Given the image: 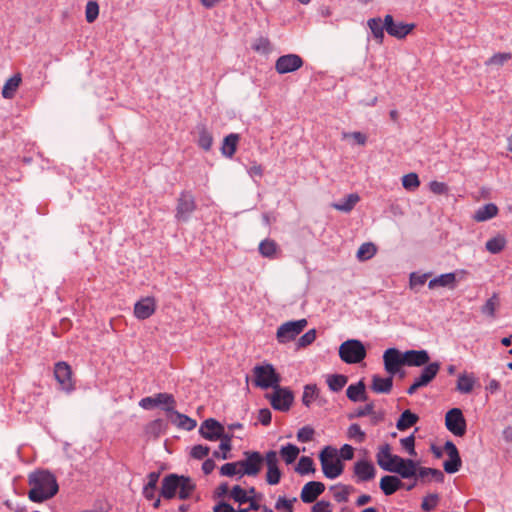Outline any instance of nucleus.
Listing matches in <instances>:
<instances>
[{"label":"nucleus","mask_w":512,"mask_h":512,"mask_svg":"<svg viewBox=\"0 0 512 512\" xmlns=\"http://www.w3.org/2000/svg\"><path fill=\"white\" fill-rule=\"evenodd\" d=\"M30 490L28 497L32 502L42 503L53 496L59 490L56 477L47 470H37L29 475Z\"/></svg>","instance_id":"obj_1"},{"label":"nucleus","mask_w":512,"mask_h":512,"mask_svg":"<svg viewBox=\"0 0 512 512\" xmlns=\"http://www.w3.org/2000/svg\"><path fill=\"white\" fill-rule=\"evenodd\" d=\"M194 489L195 484L189 477L169 474L162 480L160 494L165 499H172L176 494L180 499H187Z\"/></svg>","instance_id":"obj_2"},{"label":"nucleus","mask_w":512,"mask_h":512,"mask_svg":"<svg viewBox=\"0 0 512 512\" xmlns=\"http://www.w3.org/2000/svg\"><path fill=\"white\" fill-rule=\"evenodd\" d=\"M254 386L261 389L276 388L281 382L280 374L275 370L274 366L270 363H263L256 365L253 368Z\"/></svg>","instance_id":"obj_3"},{"label":"nucleus","mask_w":512,"mask_h":512,"mask_svg":"<svg viewBox=\"0 0 512 512\" xmlns=\"http://www.w3.org/2000/svg\"><path fill=\"white\" fill-rule=\"evenodd\" d=\"M323 474L329 479L339 477L343 472V464L337 456V450L331 446L322 449L319 455Z\"/></svg>","instance_id":"obj_4"},{"label":"nucleus","mask_w":512,"mask_h":512,"mask_svg":"<svg viewBox=\"0 0 512 512\" xmlns=\"http://www.w3.org/2000/svg\"><path fill=\"white\" fill-rule=\"evenodd\" d=\"M366 355L364 344L357 339L346 340L339 347V357L347 364L360 363Z\"/></svg>","instance_id":"obj_5"},{"label":"nucleus","mask_w":512,"mask_h":512,"mask_svg":"<svg viewBox=\"0 0 512 512\" xmlns=\"http://www.w3.org/2000/svg\"><path fill=\"white\" fill-rule=\"evenodd\" d=\"M307 326L306 319L288 321L280 325L276 332V339L280 344L293 341Z\"/></svg>","instance_id":"obj_6"},{"label":"nucleus","mask_w":512,"mask_h":512,"mask_svg":"<svg viewBox=\"0 0 512 512\" xmlns=\"http://www.w3.org/2000/svg\"><path fill=\"white\" fill-rule=\"evenodd\" d=\"M266 397L269 399L273 409L282 412L290 410L294 401L293 392L287 387H281L280 384Z\"/></svg>","instance_id":"obj_7"},{"label":"nucleus","mask_w":512,"mask_h":512,"mask_svg":"<svg viewBox=\"0 0 512 512\" xmlns=\"http://www.w3.org/2000/svg\"><path fill=\"white\" fill-rule=\"evenodd\" d=\"M243 456L244 458L240 460L242 467L241 475L257 476L265 463V456H262L258 451H245Z\"/></svg>","instance_id":"obj_8"},{"label":"nucleus","mask_w":512,"mask_h":512,"mask_svg":"<svg viewBox=\"0 0 512 512\" xmlns=\"http://www.w3.org/2000/svg\"><path fill=\"white\" fill-rule=\"evenodd\" d=\"M54 377L63 391L70 393L75 389L72 369L67 362L60 361L55 364Z\"/></svg>","instance_id":"obj_9"},{"label":"nucleus","mask_w":512,"mask_h":512,"mask_svg":"<svg viewBox=\"0 0 512 512\" xmlns=\"http://www.w3.org/2000/svg\"><path fill=\"white\" fill-rule=\"evenodd\" d=\"M446 428L455 436L462 437L466 433V420L461 409L452 408L445 415Z\"/></svg>","instance_id":"obj_10"},{"label":"nucleus","mask_w":512,"mask_h":512,"mask_svg":"<svg viewBox=\"0 0 512 512\" xmlns=\"http://www.w3.org/2000/svg\"><path fill=\"white\" fill-rule=\"evenodd\" d=\"M383 362L385 371L391 376L396 375L400 372L401 367L406 365L404 353L396 348H389L384 352Z\"/></svg>","instance_id":"obj_11"},{"label":"nucleus","mask_w":512,"mask_h":512,"mask_svg":"<svg viewBox=\"0 0 512 512\" xmlns=\"http://www.w3.org/2000/svg\"><path fill=\"white\" fill-rule=\"evenodd\" d=\"M196 210V202L193 194L189 191H182L177 200L175 217L178 220L187 221L190 215Z\"/></svg>","instance_id":"obj_12"},{"label":"nucleus","mask_w":512,"mask_h":512,"mask_svg":"<svg viewBox=\"0 0 512 512\" xmlns=\"http://www.w3.org/2000/svg\"><path fill=\"white\" fill-rule=\"evenodd\" d=\"M440 370V363H429L421 371L419 377L415 378L413 384L408 388L407 393L413 395L419 388L427 386Z\"/></svg>","instance_id":"obj_13"},{"label":"nucleus","mask_w":512,"mask_h":512,"mask_svg":"<svg viewBox=\"0 0 512 512\" xmlns=\"http://www.w3.org/2000/svg\"><path fill=\"white\" fill-rule=\"evenodd\" d=\"M304 64L303 59L297 54L280 56L275 62V70L279 74L292 73L300 69Z\"/></svg>","instance_id":"obj_14"},{"label":"nucleus","mask_w":512,"mask_h":512,"mask_svg":"<svg viewBox=\"0 0 512 512\" xmlns=\"http://www.w3.org/2000/svg\"><path fill=\"white\" fill-rule=\"evenodd\" d=\"M278 454L270 450L265 454V464L267 466L266 481L270 485H277L281 480V471L278 467Z\"/></svg>","instance_id":"obj_15"},{"label":"nucleus","mask_w":512,"mask_h":512,"mask_svg":"<svg viewBox=\"0 0 512 512\" xmlns=\"http://www.w3.org/2000/svg\"><path fill=\"white\" fill-rule=\"evenodd\" d=\"M139 405L144 409H152L158 405H166L165 410L171 412L175 406L173 395L168 393H158L154 397H145L140 400Z\"/></svg>","instance_id":"obj_16"},{"label":"nucleus","mask_w":512,"mask_h":512,"mask_svg":"<svg viewBox=\"0 0 512 512\" xmlns=\"http://www.w3.org/2000/svg\"><path fill=\"white\" fill-rule=\"evenodd\" d=\"M385 30L390 36L398 39L405 38L414 28V24H406L403 22H394L392 15L388 14L384 17Z\"/></svg>","instance_id":"obj_17"},{"label":"nucleus","mask_w":512,"mask_h":512,"mask_svg":"<svg viewBox=\"0 0 512 512\" xmlns=\"http://www.w3.org/2000/svg\"><path fill=\"white\" fill-rule=\"evenodd\" d=\"M400 456L394 455L391 452V446L389 444H383L379 446L378 452L376 454L377 464L385 471L391 472L393 467H395L400 461Z\"/></svg>","instance_id":"obj_18"},{"label":"nucleus","mask_w":512,"mask_h":512,"mask_svg":"<svg viewBox=\"0 0 512 512\" xmlns=\"http://www.w3.org/2000/svg\"><path fill=\"white\" fill-rule=\"evenodd\" d=\"M444 450L449 456V460L443 463L444 470L449 474L458 472L461 468L462 461L457 447L453 442L447 441L444 445Z\"/></svg>","instance_id":"obj_19"},{"label":"nucleus","mask_w":512,"mask_h":512,"mask_svg":"<svg viewBox=\"0 0 512 512\" xmlns=\"http://www.w3.org/2000/svg\"><path fill=\"white\" fill-rule=\"evenodd\" d=\"M202 437L210 441H216L224 436V427L215 419L205 420L199 429Z\"/></svg>","instance_id":"obj_20"},{"label":"nucleus","mask_w":512,"mask_h":512,"mask_svg":"<svg viewBox=\"0 0 512 512\" xmlns=\"http://www.w3.org/2000/svg\"><path fill=\"white\" fill-rule=\"evenodd\" d=\"M325 485L322 482L310 481L306 483L300 493V498L304 503H313L324 492Z\"/></svg>","instance_id":"obj_21"},{"label":"nucleus","mask_w":512,"mask_h":512,"mask_svg":"<svg viewBox=\"0 0 512 512\" xmlns=\"http://www.w3.org/2000/svg\"><path fill=\"white\" fill-rule=\"evenodd\" d=\"M354 475L358 482H366L372 480L376 475L374 465L367 460H360L354 464Z\"/></svg>","instance_id":"obj_22"},{"label":"nucleus","mask_w":512,"mask_h":512,"mask_svg":"<svg viewBox=\"0 0 512 512\" xmlns=\"http://www.w3.org/2000/svg\"><path fill=\"white\" fill-rule=\"evenodd\" d=\"M156 310V302L153 297H146L139 300L134 306V315L140 320L149 318Z\"/></svg>","instance_id":"obj_23"},{"label":"nucleus","mask_w":512,"mask_h":512,"mask_svg":"<svg viewBox=\"0 0 512 512\" xmlns=\"http://www.w3.org/2000/svg\"><path fill=\"white\" fill-rule=\"evenodd\" d=\"M418 464L412 459L400 458L397 465L393 467L391 473H396L404 479L416 477Z\"/></svg>","instance_id":"obj_24"},{"label":"nucleus","mask_w":512,"mask_h":512,"mask_svg":"<svg viewBox=\"0 0 512 512\" xmlns=\"http://www.w3.org/2000/svg\"><path fill=\"white\" fill-rule=\"evenodd\" d=\"M406 366L421 367L428 365L430 356L426 350H408L404 352Z\"/></svg>","instance_id":"obj_25"},{"label":"nucleus","mask_w":512,"mask_h":512,"mask_svg":"<svg viewBox=\"0 0 512 512\" xmlns=\"http://www.w3.org/2000/svg\"><path fill=\"white\" fill-rule=\"evenodd\" d=\"M416 477L422 483L430 482L432 480L438 483H442L444 481V473L435 468L417 467Z\"/></svg>","instance_id":"obj_26"},{"label":"nucleus","mask_w":512,"mask_h":512,"mask_svg":"<svg viewBox=\"0 0 512 512\" xmlns=\"http://www.w3.org/2000/svg\"><path fill=\"white\" fill-rule=\"evenodd\" d=\"M403 482L396 476L385 475L380 480V489L386 496L394 494L403 486Z\"/></svg>","instance_id":"obj_27"},{"label":"nucleus","mask_w":512,"mask_h":512,"mask_svg":"<svg viewBox=\"0 0 512 512\" xmlns=\"http://www.w3.org/2000/svg\"><path fill=\"white\" fill-rule=\"evenodd\" d=\"M456 276L457 273H446L441 274L433 279H431L428 283L429 289H435L436 287H447L450 289H454L456 287Z\"/></svg>","instance_id":"obj_28"},{"label":"nucleus","mask_w":512,"mask_h":512,"mask_svg":"<svg viewBox=\"0 0 512 512\" xmlns=\"http://www.w3.org/2000/svg\"><path fill=\"white\" fill-rule=\"evenodd\" d=\"M258 250L261 256L268 259H276L281 251L276 241L269 238L260 242Z\"/></svg>","instance_id":"obj_29"},{"label":"nucleus","mask_w":512,"mask_h":512,"mask_svg":"<svg viewBox=\"0 0 512 512\" xmlns=\"http://www.w3.org/2000/svg\"><path fill=\"white\" fill-rule=\"evenodd\" d=\"M393 387V376L381 377L379 375L372 376L371 389L375 393L388 394L391 392Z\"/></svg>","instance_id":"obj_30"},{"label":"nucleus","mask_w":512,"mask_h":512,"mask_svg":"<svg viewBox=\"0 0 512 512\" xmlns=\"http://www.w3.org/2000/svg\"><path fill=\"white\" fill-rule=\"evenodd\" d=\"M499 212L498 207L494 203H488L475 211L473 219L476 222H484L497 216Z\"/></svg>","instance_id":"obj_31"},{"label":"nucleus","mask_w":512,"mask_h":512,"mask_svg":"<svg viewBox=\"0 0 512 512\" xmlns=\"http://www.w3.org/2000/svg\"><path fill=\"white\" fill-rule=\"evenodd\" d=\"M346 395L349 400L353 402L366 401V387L364 382L361 380L356 384H351L346 390Z\"/></svg>","instance_id":"obj_32"},{"label":"nucleus","mask_w":512,"mask_h":512,"mask_svg":"<svg viewBox=\"0 0 512 512\" xmlns=\"http://www.w3.org/2000/svg\"><path fill=\"white\" fill-rule=\"evenodd\" d=\"M197 132H198V139H197L198 146L201 149H203L204 151H209L213 145L212 133L207 129V127L205 125H198Z\"/></svg>","instance_id":"obj_33"},{"label":"nucleus","mask_w":512,"mask_h":512,"mask_svg":"<svg viewBox=\"0 0 512 512\" xmlns=\"http://www.w3.org/2000/svg\"><path fill=\"white\" fill-rule=\"evenodd\" d=\"M360 201V197L357 193H351L347 195L344 199L337 203H333L331 206L341 212L348 213L350 212L355 205Z\"/></svg>","instance_id":"obj_34"},{"label":"nucleus","mask_w":512,"mask_h":512,"mask_svg":"<svg viewBox=\"0 0 512 512\" xmlns=\"http://www.w3.org/2000/svg\"><path fill=\"white\" fill-rule=\"evenodd\" d=\"M238 142H239L238 134L231 133V134L227 135L224 138L223 144L221 147L222 154L228 158H232L236 152Z\"/></svg>","instance_id":"obj_35"},{"label":"nucleus","mask_w":512,"mask_h":512,"mask_svg":"<svg viewBox=\"0 0 512 512\" xmlns=\"http://www.w3.org/2000/svg\"><path fill=\"white\" fill-rule=\"evenodd\" d=\"M367 25L370 28L374 39L377 41L378 44H382L384 40V20L382 21L381 18H371L367 21Z\"/></svg>","instance_id":"obj_36"},{"label":"nucleus","mask_w":512,"mask_h":512,"mask_svg":"<svg viewBox=\"0 0 512 512\" xmlns=\"http://www.w3.org/2000/svg\"><path fill=\"white\" fill-rule=\"evenodd\" d=\"M170 413L172 422L175 423L178 427L188 431L193 430L196 427V421L190 417L181 414L174 409Z\"/></svg>","instance_id":"obj_37"},{"label":"nucleus","mask_w":512,"mask_h":512,"mask_svg":"<svg viewBox=\"0 0 512 512\" xmlns=\"http://www.w3.org/2000/svg\"><path fill=\"white\" fill-rule=\"evenodd\" d=\"M419 420V417L412 413L410 410H405L399 417L396 427L399 431H404L413 425H415Z\"/></svg>","instance_id":"obj_38"},{"label":"nucleus","mask_w":512,"mask_h":512,"mask_svg":"<svg viewBox=\"0 0 512 512\" xmlns=\"http://www.w3.org/2000/svg\"><path fill=\"white\" fill-rule=\"evenodd\" d=\"M21 83V77L20 75H15L11 78H9L3 88H2V96L5 99H12Z\"/></svg>","instance_id":"obj_39"},{"label":"nucleus","mask_w":512,"mask_h":512,"mask_svg":"<svg viewBox=\"0 0 512 512\" xmlns=\"http://www.w3.org/2000/svg\"><path fill=\"white\" fill-rule=\"evenodd\" d=\"M475 382L476 380L473 374L463 373L458 377L457 390L461 393L468 394L473 390Z\"/></svg>","instance_id":"obj_40"},{"label":"nucleus","mask_w":512,"mask_h":512,"mask_svg":"<svg viewBox=\"0 0 512 512\" xmlns=\"http://www.w3.org/2000/svg\"><path fill=\"white\" fill-rule=\"evenodd\" d=\"M299 452V448L293 444H287L280 449V455L288 465L297 459Z\"/></svg>","instance_id":"obj_41"},{"label":"nucleus","mask_w":512,"mask_h":512,"mask_svg":"<svg viewBox=\"0 0 512 512\" xmlns=\"http://www.w3.org/2000/svg\"><path fill=\"white\" fill-rule=\"evenodd\" d=\"M347 380L348 379L345 375L334 374V375L328 376L327 384L331 391L339 392L344 388V386L347 383Z\"/></svg>","instance_id":"obj_42"},{"label":"nucleus","mask_w":512,"mask_h":512,"mask_svg":"<svg viewBox=\"0 0 512 512\" xmlns=\"http://www.w3.org/2000/svg\"><path fill=\"white\" fill-rule=\"evenodd\" d=\"M319 390L316 384H307L304 386L302 403L306 407H310L311 403L318 397Z\"/></svg>","instance_id":"obj_43"},{"label":"nucleus","mask_w":512,"mask_h":512,"mask_svg":"<svg viewBox=\"0 0 512 512\" xmlns=\"http://www.w3.org/2000/svg\"><path fill=\"white\" fill-rule=\"evenodd\" d=\"M241 462H230L222 465L220 468V474L222 476L232 477V476H239V478L243 477L244 475H241Z\"/></svg>","instance_id":"obj_44"},{"label":"nucleus","mask_w":512,"mask_h":512,"mask_svg":"<svg viewBox=\"0 0 512 512\" xmlns=\"http://www.w3.org/2000/svg\"><path fill=\"white\" fill-rule=\"evenodd\" d=\"M295 471L300 475H306L315 472L314 462L308 456H302L295 468Z\"/></svg>","instance_id":"obj_45"},{"label":"nucleus","mask_w":512,"mask_h":512,"mask_svg":"<svg viewBox=\"0 0 512 512\" xmlns=\"http://www.w3.org/2000/svg\"><path fill=\"white\" fill-rule=\"evenodd\" d=\"M506 246V239L503 236H496L486 242V249L492 253H500Z\"/></svg>","instance_id":"obj_46"},{"label":"nucleus","mask_w":512,"mask_h":512,"mask_svg":"<svg viewBox=\"0 0 512 512\" xmlns=\"http://www.w3.org/2000/svg\"><path fill=\"white\" fill-rule=\"evenodd\" d=\"M377 252V248L373 243H363L358 251L357 258L360 261H365L371 259Z\"/></svg>","instance_id":"obj_47"},{"label":"nucleus","mask_w":512,"mask_h":512,"mask_svg":"<svg viewBox=\"0 0 512 512\" xmlns=\"http://www.w3.org/2000/svg\"><path fill=\"white\" fill-rule=\"evenodd\" d=\"M347 437L356 443H363L366 439L365 432L361 429L357 423L351 424L347 429Z\"/></svg>","instance_id":"obj_48"},{"label":"nucleus","mask_w":512,"mask_h":512,"mask_svg":"<svg viewBox=\"0 0 512 512\" xmlns=\"http://www.w3.org/2000/svg\"><path fill=\"white\" fill-rule=\"evenodd\" d=\"M402 186L408 191H415L420 186V180L416 173L411 172L402 177Z\"/></svg>","instance_id":"obj_49"},{"label":"nucleus","mask_w":512,"mask_h":512,"mask_svg":"<svg viewBox=\"0 0 512 512\" xmlns=\"http://www.w3.org/2000/svg\"><path fill=\"white\" fill-rule=\"evenodd\" d=\"M512 59V54L508 52L496 53L490 57L486 62V66H503L507 61Z\"/></svg>","instance_id":"obj_50"},{"label":"nucleus","mask_w":512,"mask_h":512,"mask_svg":"<svg viewBox=\"0 0 512 512\" xmlns=\"http://www.w3.org/2000/svg\"><path fill=\"white\" fill-rule=\"evenodd\" d=\"M499 306V299L496 294L489 298L486 303L482 306L481 311L483 314L489 317H495L496 309Z\"/></svg>","instance_id":"obj_51"},{"label":"nucleus","mask_w":512,"mask_h":512,"mask_svg":"<svg viewBox=\"0 0 512 512\" xmlns=\"http://www.w3.org/2000/svg\"><path fill=\"white\" fill-rule=\"evenodd\" d=\"M230 497L240 504L246 503L250 500L248 492L239 485L234 486L230 491Z\"/></svg>","instance_id":"obj_52"},{"label":"nucleus","mask_w":512,"mask_h":512,"mask_svg":"<svg viewBox=\"0 0 512 512\" xmlns=\"http://www.w3.org/2000/svg\"><path fill=\"white\" fill-rule=\"evenodd\" d=\"M99 15V5L96 1H88L86 5L85 17L88 23H93Z\"/></svg>","instance_id":"obj_53"},{"label":"nucleus","mask_w":512,"mask_h":512,"mask_svg":"<svg viewBox=\"0 0 512 512\" xmlns=\"http://www.w3.org/2000/svg\"><path fill=\"white\" fill-rule=\"evenodd\" d=\"M221 439V443L219 445V449L220 451H222V454H220V452L218 451H215L214 452V456L215 457H221L222 459H227L228 458V455L227 453L231 450L232 448V445H231V436L229 435H224L222 436Z\"/></svg>","instance_id":"obj_54"},{"label":"nucleus","mask_w":512,"mask_h":512,"mask_svg":"<svg viewBox=\"0 0 512 512\" xmlns=\"http://www.w3.org/2000/svg\"><path fill=\"white\" fill-rule=\"evenodd\" d=\"M297 501V498L286 499L285 497H279L275 503V509L283 512H293V504Z\"/></svg>","instance_id":"obj_55"},{"label":"nucleus","mask_w":512,"mask_h":512,"mask_svg":"<svg viewBox=\"0 0 512 512\" xmlns=\"http://www.w3.org/2000/svg\"><path fill=\"white\" fill-rule=\"evenodd\" d=\"M252 48L258 53L267 54L271 50V44L267 38L260 37L255 40Z\"/></svg>","instance_id":"obj_56"},{"label":"nucleus","mask_w":512,"mask_h":512,"mask_svg":"<svg viewBox=\"0 0 512 512\" xmlns=\"http://www.w3.org/2000/svg\"><path fill=\"white\" fill-rule=\"evenodd\" d=\"M314 429L310 426H304L297 432V440L301 443H307L312 441L314 436Z\"/></svg>","instance_id":"obj_57"},{"label":"nucleus","mask_w":512,"mask_h":512,"mask_svg":"<svg viewBox=\"0 0 512 512\" xmlns=\"http://www.w3.org/2000/svg\"><path fill=\"white\" fill-rule=\"evenodd\" d=\"M428 277H429L428 273H424V274H417L415 272L411 273L410 279H409L410 288L414 289L417 286L424 285L425 282L427 281Z\"/></svg>","instance_id":"obj_58"},{"label":"nucleus","mask_w":512,"mask_h":512,"mask_svg":"<svg viewBox=\"0 0 512 512\" xmlns=\"http://www.w3.org/2000/svg\"><path fill=\"white\" fill-rule=\"evenodd\" d=\"M315 339H316V330L311 329L299 338L297 345L300 348H304V347L312 344L315 341Z\"/></svg>","instance_id":"obj_59"},{"label":"nucleus","mask_w":512,"mask_h":512,"mask_svg":"<svg viewBox=\"0 0 512 512\" xmlns=\"http://www.w3.org/2000/svg\"><path fill=\"white\" fill-rule=\"evenodd\" d=\"M374 407H375L374 402L367 403L364 407L358 408L357 410H355V412L353 414H350L349 418L352 419V418H361L364 416H369L370 414L373 413Z\"/></svg>","instance_id":"obj_60"},{"label":"nucleus","mask_w":512,"mask_h":512,"mask_svg":"<svg viewBox=\"0 0 512 512\" xmlns=\"http://www.w3.org/2000/svg\"><path fill=\"white\" fill-rule=\"evenodd\" d=\"M352 490V487L350 486H340L337 491L334 492V499L341 503V502H347L349 498V494Z\"/></svg>","instance_id":"obj_61"},{"label":"nucleus","mask_w":512,"mask_h":512,"mask_svg":"<svg viewBox=\"0 0 512 512\" xmlns=\"http://www.w3.org/2000/svg\"><path fill=\"white\" fill-rule=\"evenodd\" d=\"M400 443H401V446L408 452L409 455L416 456L414 435H410L406 438H402L400 440Z\"/></svg>","instance_id":"obj_62"},{"label":"nucleus","mask_w":512,"mask_h":512,"mask_svg":"<svg viewBox=\"0 0 512 512\" xmlns=\"http://www.w3.org/2000/svg\"><path fill=\"white\" fill-rule=\"evenodd\" d=\"M437 502H438V495L430 494L423 499L421 508L424 511H432L436 507Z\"/></svg>","instance_id":"obj_63"},{"label":"nucleus","mask_w":512,"mask_h":512,"mask_svg":"<svg viewBox=\"0 0 512 512\" xmlns=\"http://www.w3.org/2000/svg\"><path fill=\"white\" fill-rule=\"evenodd\" d=\"M311 512H332V505L328 501L321 500L312 506Z\"/></svg>","instance_id":"obj_64"}]
</instances>
